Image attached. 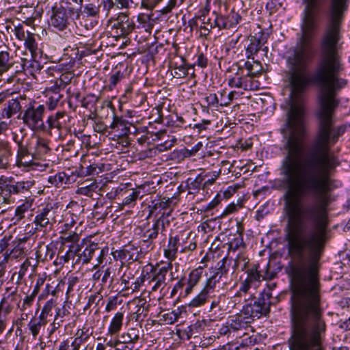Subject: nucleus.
I'll return each instance as SVG.
<instances>
[{
    "instance_id": "1",
    "label": "nucleus",
    "mask_w": 350,
    "mask_h": 350,
    "mask_svg": "<svg viewBox=\"0 0 350 350\" xmlns=\"http://www.w3.org/2000/svg\"><path fill=\"white\" fill-rule=\"evenodd\" d=\"M290 350H325L326 323L323 312H291Z\"/></svg>"
},
{
    "instance_id": "2",
    "label": "nucleus",
    "mask_w": 350,
    "mask_h": 350,
    "mask_svg": "<svg viewBox=\"0 0 350 350\" xmlns=\"http://www.w3.org/2000/svg\"><path fill=\"white\" fill-rule=\"evenodd\" d=\"M45 107L43 105L34 106L29 104V107L23 111L22 120L23 123L33 131H42L45 130L43 120Z\"/></svg>"
},
{
    "instance_id": "3",
    "label": "nucleus",
    "mask_w": 350,
    "mask_h": 350,
    "mask_svg": "<svg viewBox=\"0 0 350 350\" xmlns=\"http://www.w3.org/2000/svg\"><path fill=\"white\" fill-rule=\"evenodd\" d=\"M108 27L111 28V34L115 38L124 37L133 31L135 23L128 15L120 14L116 18L109 20Z\"/></svg>"
},
{
    "instance_id": "4",
    "label": "nucleus",
    "mask_w": 350,
    "mask_h": 350,
    "mask_svg": "<svg viewBox=\"0 0 350 350\" xmlns=\"http://www.w3.org/2000/svg\"><path fill=\"white\" fill-rule=\"evenodd\" d=\"M241 312L247 317L258 319L269 312V303L264 297L253 298L243 307Z\"/></svg>"
},
{
    "instance_id": "5",
    "label": "nucleus",
    "mask_w": 350,
    "mask_h": 350,
    "mask_svg": "<svg viewBox=\"0 0 350 350\" xmlns=\"http://www.w3.org/2000/svg\"><path fill=\"white\" fill-rule=\"evenodd\" d=\"M56 212L57 208H54L51 204H47L44 206L38 208L33 221L36 230L52 226L56 222Z\"/></svg>"
},
{
    "instance_id": "6",
    "label": "nucleus",
    "mask_w": 350,
    "mask_h": 350,
    "mask_svg": "<svg viewBox=\"0 0 350 350\" xmlns=\"http://www.w3.org/2000/svg\"><path fill=\"white\" fill-rule=\"evenodd\" d=\"M75 12L74 7L59 6L53 8V14L51 18V25L59 30L64 29L68 24L69 18Z\"/></svg>"
},
{
    "instance_id": "7",
    "label": "nucleus",
    "mask_w": 350,
    "mask_h": 350,
    "mask_svg": "<svg viewBox=\"0 0 350 350\" xmlns=\"http://www.w3.org/2000/svg\"><path fill=\"white\" fill-rule=\"evenodd\" d=\"M107 251V248L100 249L97 243H92L87 245L83 251L79 254V259L83 264H88L90 262L94 256H96V262L94 265V268L96 269L103 263Z\"/></svg>"
},
{
    "instance_id": "8",
    "label": "nucleus",
    "mask_w": 350,
    "mask_h": 350,
    "mask_svg": "<svg viewBox=\"0 0 350 350\" xmlns=\"http://www.w3.org/2000/svg\"><path fill=\"white\" fill-rule=\"evenodd\" d=\"M36 157L33 147L27 142H18V151L16 155V164L18 167H29L33 164Z\"/></svg>"
},
{
    "instance_id": "9",
    "label": "nucleus",
    "mask_w": 350,
    "mask_h": 350,
    "mask_svg": "<svg viewBox=\"0 0 350 350\" xmlns=\"http://www.w3.org/2000/svg\"><path fill=\"white\" fill-rule=\"evenodd\" d=\"M228 85L231 88L243 89L244 90H250L256 88L251 77L245 73L242 68H237V71L233 77L228 80Z\"/></svg>"
},
{
    "instance_id": "10",
    "label": "nucleus",
    "mask_w": 350,
    "mask_h": 350,
    "mask_svg": "<svg viewBox=\"0 0 350 350\" xmlns=\"http://www.w3.org/2000/svg\"><path fill=\"white\" fill-rule=\"evenodd\" d=\"M172 269V263L167 262L159 269L154 270L153 277L148 282V286L151 291H157L165 287V276L167 272Z\"/></svg>"
},
{
    "instance_id": "11",
    "label": "nucleus",
    "mask_w": 350,
    "mask_h": 350,
    "mask_svg": "<svg viewBox=\"0 0 350 350\" xmlns=\"http://www.w3.org/2000/svg\"><path fill=\"white\" fill-rule=\"evenodd\" d=\"M89 338V335L85 334L83 329H79L74 338L62 341L58 350H80L82 345Z\"/></svg>"
},
{
    "instance_id": "12",
    "label": "nucleus",
    "mask_w": 350,
    "mask_h": 350,
    "mask_svg": "<svg viewBox=\"0 0 350 350\" xmlns=\"http://www.w3.org/2000/svg\"><path fill=\"white\" fill-rule=\"evenodd\" d=\"M228 327L232 332L237 333L239 337L248 335V332L252 329L249 322L241 315H237L229 319Z\"/></svg>"
},
{
    "instance_id": "13",
    "label": "nucleus",
    "mask_w": 350,
    "mask_h": 350,
    "mask_svg": "<svg viewBox=\"0 0 350 350\" xmlns=\"http://www.w3.org/2000/svg\"><path fill=\"white\" fill-rule=\"evenodd\" d=\"M241 17L234 10H232L226 16L221 15L217 13L215 22L218 23V29H230L234 28L241 21Z\"/></svg>"
},
{
    "instance_id": "14",
    "label": "nucleus",
    "mask_w": 350,
    "mask_h": 350,
    "mask_svg": "<svg viewBox=\"0 0 350 350\" xmlns=\"http://www.w3.org/2000/svg\"><path fill=\"white\" fill-rule=\"evenodd\" d=\"M232 261L228 257L219 261L215 267L211 269V273L219 282L222 278H227L230 272L232 273L231 265Z\"/></svg>"
},
{
    "instance_id": "15",
    "label": "nucleus",
    "mask_w": 350,
    "mask_h": 350,
    "mask_svg": "<svg viewBox=\"0 0 350 350\" xmlns=\"http://www.w3.org/2000/svg\"><path fill=\"white\" fill-rule=\"evenodd\" d=\"M170 69L174 77L180 79L188 75L185 59L182 57L174 56L170 62Z\"/></svg>"
},
{
    "instance_id": "16",
    "label": "nucleus",
    "mask_w": 350,
    "mask_h": 350,
    "mask_svg": "<svg viewBox=\"0 0 350 350\" xmlns=\"http://www.w3.org/2000/svg\"><path fill=\"white\" fill-rule=\"evenodd\" d=\"M24 100V98L19 96L17 98L7 100L3 105L4 107L1 111V117L3 118L10 119L14 115L20 112L22 107L21 101Z\"/></svg>"
},
{
    "instance_id": "17",
    "label": "nucleus",
    "mask_w": 350,
    "mask_h": 350,
    "mask_svg": "<svg viewBox=\"0 0 350 350\" xmlns=\"http://www.w3.org/2000/svg\"><path fill=\"white\" fill-rule=\"evenodd\" d=\"M131 126L132 124L129 121L122 117L113 115V121L109 127L113 132L117 133L118 136H126L131 133Z\"/></svg>"
},
{
    "instance_id": "18",
    "label": "nucleus",
    "mask_w": 350,
    "mask_h": 350,
    "mask_svg": "<svg viewBox=\"0 0 350 350\" xmlns=\"http://www.w3.org/2000/svg\"><path fill=\"white\" fill-rule=\"evenodd\" d=\"M29 144L33 147L36 158L42 157L50 151L49 141L44 138L36 136L29 139Z\"/></svg>"
},
{
    "instance_id": "19",
    "label": "nucleus",
    "mask_w": 350,
    "mask_h": 350,
    "mask_svg": "<svg viewBox=\"0 0 350 350\" xmlns=\"http://www.w3.org/2000/svg\"><path fill=\"white\" fill-rule=\"evenodd\" d=\"M163 215L162 214L157 219H156L154 224L150 226L148 224V228L143 232V237L146 239V241L154 239L157 237L159 231L163 230L165 228Z\"/></svg>"
},
{
    "instance_id": "20",
    "label": "nucleus",
    "mask_w": 350,
    "mask_h": 350,
    "mask_svg": "<svg viewBox=\"0 0 350 350\" xmlns=\"http://www.w3.org/2000/svg\"><path fill=\"white\" fill-rule=\"evenodd\" d=\"M33 180H23L14 184L7 185L5 190L10 195H18L28 191L34 185Z\"/></svg>"
},
{
    "instance_id": "21",
    "label": "nucleus",
    "mask_w": 350,
    "mask_h": 350,
    "mask_svg": "<svg viewBox=\"0 0 350 350\" xmlns=\"http://www.w3.org/2000/svg\"><path fill=\"white\" fill-rule=\"evenodd\" d=\"M179 246L178 237H170L167 245L163 249L164 256L172 263L176 258V254Z\"/></svg>"
},
{
    "instance_id": "22",
    "label": "nucleus",
    "mask_w": 350,
    "mask_h": 350,
    "mask_svg": "<svg viewBox=\"0 0 350 350\" xmlns=\"http://www.w3.org/2000/svg\"><path fill=\"white\" fill-rule=\"evenodd\" d=\"M12 156L11 146L7 142H0V170H5L10 168V160Z\"/></svg>"
},
{
    "instance_id": "23",
    "label": "nucleus",
    "mask_w": 350,
    "mask_h": 350,
    "mask_svg": "<svg viewBox=\"0 0 350 350\" xmlns=\"http://www.w3.org/2000/svg\"><path fill=\"white\" fill-rule=\"evenodd\" d=\"M204 273V268L198 267V268L192 270L188 276L187 286L185 288V294L187 295L191 294L193 288L198 284L201 280Z\"/></svg>"
},
{
    "instance_id": "24",
    "label": "nucleus",
    "mask_w": 350,
    "mask_h": 350,
    "mask_svg": "<svg viewBox=\"0 0 350 350\" xmlns=\"http://www.w3.org/2000/svg\"><path fill=\"white\" fill-rule=\"evenodd\" d=\"M47 323V319L42 318L40 315L38 317L31 319L27 324V327L29 330V333L34 339L37 338L42 329L44 328Z\"/></svg>"
},
{
    "instance_id": "25",
    "label": "nucleus",
    "mask_w": 350,
    "mask_h": 350,
    "mask_svg": "<svg viewBox=\"0 0 350 350\" xmlns=\"http://www.w3.org/2000/svg\"><path fill=\"white\" fill-rule=\"evenodd\" d=\"M98 185L96 180L87 179L83 181L76 191L77 194L86 196H92L94 192H96Z\"/></svg>"
},
{
    "instance_id": "26",
    "label": "nucleus",
    "mask_w": 350,
    "mask_h": 350,
    "mask_svg": "<svg viewBox=\"0 0 350 350\" xmlns=\"http://www.w3.org/2000/svg\"><path fill=\"white\" fill-rule=\"evenodd\" d=\"M14 57L10 51H0V75L11 69L14 65Z\"/></svg>"
},
{
    "instance_id": "27",
    "label": "nucleus",
    "mask_w": 350,
    "mask_h": 350,
    "mask_svg": "<svg viewBox=\"0 0 350 350\" xmlns=\"http://www.w3.org/2000/svg\"><path fill=\"white\" fill-rule=\"evenodd\" d=\"M145 185H141L132 190V192L128 194L122 201V205L133 206L138 198H142L146 191Z\"/></svg>"
},
{
    "instance_id": "28",
    "label": "nucleus",
    "mask_w": 350,
    "mask_h": 350,
    "mask_svg": "<svg viewBox=\"0 0 350 350\" xmlns=\"http://www.w3.org/2000/svg\"><path fill=\"white\" fill-rule=\"evenodd\" d=\"M124 319V313L122 312H118L112 318L107 329V335L116 336L118 335L122 327Z\"/></svg>"
},
{
    "instance_id": "29",
    "label": "nucleus",
    "mask_w": 350,
    "mask_h": 350,
    "mask_svg": "<svg viewBox=\"0 0 350 350\" xmlns=\"http://www.w3.org/2000/svg\"><path fill=\"white\" fill-rule=\"evenodd\" d=\"M66 114L64 111H59L55 115L50 116L47 120L49 128L61 130L63 127L66 126Z\"/></svg>"
},
{
    "instance_id": "30",
    "label": "nucleus",
    "mask_w": 350,
    "mask_h": 350,
    "mask_svg": "<svg viewBox=\"0 0 350 350\" xmlns=\"http://www.w3.org/2000/svg\"><path fill=\"white\" fill-rule=\"evenodd\" d=\"M48 183L57 188L62 187L65 185L70 183V177L64 172H60L55 175L49 176Z\"/></svg>"
},
{
    "instance_id": "31",
    "label": "nucleus",
    "mask_w": 350,
    "mask_h": 350,
    "mask_svg": "<svg viewBox=\"0 0 350 350\" xmlns=\"http://www.w3.org/2000/svg\"><path fill=\"white\" fill-rule=\"evenodd\" d=\"M213 296L205 289L202 288L200 292L194 297L189 304L191 307H200L204 305Z\"/></svg>"
},
{
    "instance_id": "32",
    "label": "nucleus",
    "mask_w": 350,
    "mask_h": 350,
    "mask_svg": "<svg viewBox=\"0 0 350 350\" xmlns=\"http://www.w3.org/2000/svg\"><path fill=\"white\" fill-rule=\"evenodd\" d=\"M245 67L247 71V74L251 78L260 74L262 70V66L260 62L255 61L253 59L247 61L245 63Z\"/></svg>"
},
{
    "instance_id": "33",
    "label": "nucleus",
    "mask_w": 350,
    "mask_h": 350,
    "mask_svg": "<svg viewBox=\"0 0 350 350\" xmlns=\"http://www.w3.org/2000/svg\"><path fill=\"white\" fill-rule=\"evenodd\" d=\"M33 201L32 198H26L23 203L16 208L15 217L17 221L22 219L25 217V213L31 209Z\"/></svg>"
},
{
    "instance_id": "34",
    "label": "nucleus",
    "mask_w": 350,
    "mask_h": 350,
    "mask_svg": "<svg viewBox=\"0 0 350 350\" xmlns=\"http://www.w3.org/2000/svg\"><path fill=\"white\" fill-rule=\"evenodd\" d=\"M205 12H208V11H203V13L199 16L201 24L208 26L211 29L218 28V23L215 22L217 13L213 12L211 15H206Z\"/></svg>"
},
{
    "instance_id": "35",
    "label": "nucleus",
    "mask_w": 350,
    "mask_h": 350,
    "mask_svg": "<svg viewBox=\"0 0 350 350\" xmlns=\"http://www.w3.org/2000/svg\"><path fill=\"white\" fill-rule=\"evenodd\" d=\"M228 259L232 261L231 265L232 273H234L237 270L240 269L241 271L245 270L247 264L249 263V259L243 255H239L235 259L228 258Z\"/></svg>"
},
{
    "instance_id": "36",
    "label": "nucleus",
    "mask_w": 350,
    "mask_h": 350,
    "mask_svg": "<svg viewBox=\"0 0 350 350\" xmlns=\"http://www.w3.org/2000/svg\"><path fill=\"white\" fill-rule=\"evenodd\" d=\"M100 5V17L107 18L111 10H117L113 0H102Z\"/></svg>"
},
{
    "instance_id": "37",
    "label": "nucleus",
    "mask_w": 350,
    "mask_h": 350,
    "mask_svg": "<svg viewBox=\"0 0 350 350\" xmlns=\"http://www.w3.org/2000/svg\"><path fill=\"white\" fill-rule=\"evenodd\" d=\"M16 288L7 287L5 288V293H3V297L0 302L13 305V303L14 302L16 299Z\"/></svg>"
},
{
    "instance_id": "38",
    "label": "nucleus",
    "mask_w": 350,
    "mask_h": 350,
    "mask_svg": "<svg viewBox=\"0 0 350 350\" xmlns=\"http://www.w3.org/2000/svg\"><path fill=\"white\" fill-rule=\"evenodd\" d=\"M37 266V262L33 258H27L24 262L21 265L20 270L18 271V277L19 278H23L28 269L31 267L33 270H34L35 267Z\"/></svg>"
},
{
    "instance_id": "39",
    "label": "nucleus",
    "mask_w": 350,
    "mask_h": 350,
    "mask_svg": "<svg viewBox=\"0 0 350 350\" xmlns=\"http://www.w3.org/2000/svg\"><path fill=\"white\" fill-rule=\"evenodd\" d=\"M83 12L88 16L100 17V5H96L93 3H89L85 5Z\"/></svg>"
},
{
    "instance_id": "40",
    "label": "nucleus",
    "mask_w": 350,
    "mask_h": 350,
    "mask_svg": "<svg viewBox=\"0 0 350 350\" xmlns=\"http://www.w3.org/2000/svg\"><path fill=\"white\" fill-rule=\"evenodd\" d=\"M172 201L170 198H163L158 200L156 202H152L153 205L151 209V212L159 210H166L170 208Z\"/></svg>"
},
{
    "instance_id": "41",
    "label": "nucleus",
    "mask_w": 350,
    "mask_h": 350,
    "mask_svg": "<svg viewBox=\"0 0 350 350\" xmlns=\"http://www.w3.org/2000/svg\"><path fill=\"white\" fill-rule=\"evenodd\" d=\"M258 268V265H254L253 267L247 269L246 271L247 276L245 280L252 284L256 282L260 281L261 275L260 274Z\"/></svg>"
},
{
    "instance_id": "42",
    "label": "nucleus",
    "mask_w": 350,
    "mask_h": 350,
    "mask_svg": "<svg viewBox=\"0 0 350 350\" xmlns=\"http://www.w3.org/2000/svg\"><path fill=\"white\" fill-rule=\"evenodd\" d=\"M23 41L25 42V47L31 52V55H33L38 49V44L36 42L34 33L30 32Z\"/></svg>"
},
{
    "instance_id": "43",
    "label": "nucleus",
    "mask_w": 350,
    "mask_h": 350,
    "mask_svg": "<svg viewBox=\"0 0 350 350\" xmlns=\"http://www.w3.org/2000/svg\"><path fill=\"white\" fill-rule=\"evenodd\" d=\"M56 304L57 302L55 299H51L48 300L44 305L40 314V316L45 319H47L48 315L50 314L53 308H54L56 306Z\"/></svg>"
},
{
    "instance_id": "44",
    "label": "nucleus",
    "mask_w": 350,
    "mask_h": 350,
    "mask_svg": "<svg viewBox=\"0 0 350 350\" xmlns=\"http://www.w3.org/2000/svg\"><path fill=\"white\" fill-rule=\"evenodd\" d=\"M219 282L217 280V278L215 279V277L211 275L206 280L204 286L203 287L208 293H210L213 297L216 292V285Z\"/></svg>"
},
{
    "instance_id": "45",
    "label": "nucleus",
    "mask_w": 350,
    "mask_h": 350,
    "mask_svg": "<svg viewBox=\"0 0 350 350\" xmlns=\"http://www.w3.org/2000/svg\"><path fill=\"white\" fill-rule=\"evenodd\" d=\"M180 312L176 311L168 312L161 315V320L165 324L171 325L175 323L178 317Z\"/></svg>"
},
{
    "instance_id": "46",
    "label": "nucleus",
    "mask_w": 350,
    "mask_h": 350,
    "mask_svg": "<svg viewBox=\"0 0 350 350\" xmlns=\"http://www.w3.org/2000/svg\"><path fill=\"white\" fill-rule=\"evenodd\" d=\"M64 90V83L61 81L59 82L55 81L51 83L50 86L46 88V95H52L53 93L62 94L61 92Z\"/></svg>"
},
{
    "instance_id": "47",
    "label": "nucleus",
    "mask_w": 350,
    "mask_h": 350,
    "mask_svg": "<svg viewBox=\"0 0 350 350\" xmlns=\"http://www.w3.org/2000/svg\"><path fill=\"white\" fill-rule=\"evenodd\" d=\"M46 96L48 97L47 106L50 110H53L62 98L63 94L53 93L52 95H46Z\"/></svg>"
},
{
    "instance_id": "48",
    "label": "nucleus",
    "mask_w": 350,
    "mask_h": 350,
    "mask_svg": "<svg viewBox=\"0 0 350 350\" xmlns=\"http://www.w3.org/2000/svg\"><path fill=\"white\" fill-rule=\"evenodd\" d=\"M242 207V204L239 202H237V203H231L228 206H226V208L224 210L222 213L221 214V217H226L228 215H230L232 213H234L237 212L239 208Z\"/></svg>"
},
{
    "instance_id": "49",
    "label": "nucleus",
    "mask_w": 350,
    "mask_h": 350,
    "mask_svg": "<svg viewBox=\"0 0 350 350\" xmlns=\"http://www.w3.org/2000/svg\"><path fill=\"white\" fill-rule=\"evenodd\" d=\"M207 174H199L193 180H192L189 185V190H198L200 188L202 182L204 180Z\"/></svg>"
},
{
    "instance_id": "50",
    "label": "nucleus",
    "mask_w": 350,
    "mask_h": 350,
    "mask_svg": "<svg viewBox=\"0 0 350 350\" xmlns=\"http://www.w3.org/2000/svg\"><path fill=\"white\" fill-rule=\"evenodd\" d=\"M13 309V305L0 302V318L8 321V314Z\"/></svg>"
},
{
    "instance_id": "51",
    "label": "nucleus",
    "mask_w": 350,
    "mask_h": 350,
    "mask_svg": "<svg viewBox=\"0 0 350 350\" xmlns=\"http://www.w3.org/2000/svg\"><path fill=\"white\" fill-rule=\"evenodd\" d=\"M97 100V98L95 96L89 94L85 96L81 100V107H85L86 109H91L94 107L96 102Z\"/></svg>"
},
{
    "instance_id": "52",
    "label": "nucleus",
    "mask_w": 350,
    "mask_h": 350,
    "mask_svg": "<svg viewBox=\"0 0 350 350\" xmlns=\"http://www.w3.org/2000/svg\"><path fill=\"white\" fill-rule=\"evenodd\" d=\"M138 22L143 25V27L147 30L152 28V18L149 14H141L138 16Z\"/></svg>"
},
{
    "instance_id": "53",
    "label": "nucleus",
    "mask_w": 350,
    "mask_h": 350,
    "mask_svg": "<svg viewBox=\"0 0 350 350\" xmlns=\"http://www.w3.org/2000/svg\"><path fill=\"white\" fill-rule=\"evenodd\" d=\"M63 322V319L55 316L53 321L51 323V329L49 330V336H51L55 331L62 325Z\"/></svg>"
},
{
    "instance_id": "54",
    "label": "nucleus",
    "mask_w": 350,
    "mask_h": 350,
    "mask_svg": "<svg viewBox=\"0 0 350 350\" xmlns=\"http://www.w3.org/2000/svg\"><path fill=\"white\" fill-rule=\"evenodd\" d=\"M103 299V296L100 293H94L93 295H91L88 297V304L85 306V309L90 308L92 305L98 306L99 304V302Z\"/></svg>"
},
{
    "instance_id": "55",
    "label": "nucleus",
    "mask_w": 350,
    "mask_h": 350,
    "mask_svg": "<svg viewBox=\"0 0 350 350\" xmlns=\"http://www.w3.org/2000/svg\"><path fill=\"white\" fill-rule=\"evenodd\" d=\"M77 219V216L76 215H75L70 212H68L65 215L64 226H66V228H70L76 224Z\"/></svg>"
},
{
    "instance_id": "56",
    "label": "nucleus",
    "mask_w": 350,
    "mask_h": 350,
    "mask_svg": "<svg viewBox=\"0 0 350 350\" xmlns=\"http://www.w3.org/2000/svg\"><path fill=\"white\" fill-rule=\"evenodd\" d=\"M30 31L25 30L24 27L21 25L15 27L14 34L16 37L20 40H24L29 34Z\"/></svg>"
},
{
    "instance_id": "57",
    "label": "nucleus",
    "mask_w": 350,
    "mask_h": 350,
    "mask_svg": "<svg viewBox=\"0 0 350 350\" xmlns=\"http://www.w3.org/2000/svg\"><path fill=\"white\" fill-rule=\"evenodd\" d=\"M83 0H62L61 6L74 7L75 11L81 8Z\"/></svg>"
},
{
    "instance_id": "58",
    "label": "nucleus",
    "mask_w": 350,
    "mask_h": 350,
    "mask_svg": "<svg viewBox=\"0 0 350 350\" xmlns=\"http://www.w3.org/2000/svg\"><path fill=\"white\" fill-rule=\"evenodd\" d=\"M208 107H217L219 106V98L215 94H209L204 98Z\"/></svg>"
},
{
    "instance_id": "59",
    "label": "nucleus",
    "mask_w": 350,
    "mask_h": 350,
    "mask_svg": "<svg viewBox=\"0 0 350 350\" xmlns=\"http://www.w3.org/2000/svg\"><path fill=\"white\" fill-rule=\"evenodd\" d=\"M123 78V74L120 71L113 74L109 78V87L111 89L114 88Z\"/></svg>"
},
{
    "instance_id": "60",
    "label": "nucleus",
    "mask_w": 350,
    "mask_h": 350,
    "mask_svg": "<svg viewBox=\"0 0 350 350\" xmlns=\"http://www.w3.org/2000/svg\"><path fill=\"white\" fill-rule=\"evenodd\" d=\"M80 237L79 234L77 232H69L66 233L64 237H62V239L64 242H71V243H77L79 241Z\"/></svg>"
},
{
    "instance_id": "61",
    "label": "nucleus",
    "mask_w": 350,
    "mask_h": 350,
    "mask_svg": "<svg viewBox=\"0 0 350 350\" xmlns=\"http://www.w3.org/2000/svg\"><path fill=\"white\" fill-rule=\"evenodd\" d=\"M118 304V298L117 297H110L107 301V304L105 307V311L107 312H111L116 308Z\"/></svg>"
},
{
    "instance_id": "62",
    "label": "nucleus",
    "mask_w": 350,
    "mask_h": 350,
    "mask_svg": "<svg viewBox=\"0 0 350 350\" xmlns=\"http://www.w3.org/2000/svg\"><path fill=\"white\" fill-rule=\"evenodd\" d=\"M34 299L35 297H33V295H29L26 296L25 298L23 299L21 310L24 311L27 310V308L31 307V305L33 304Z\"/></svg>"
},
{
    "instance_id": "63",
    "label": "nucleus",
    "mask_w": 350,
    "mask_h": 350,
    "mask_svg": "<svg viewBox=\"0 0 350 350\" xmlns=\"http://www.w3.org/2000/svg\"><path fill=\"white\" fill-rule=\"evenodd\" d=\"M177 0H170L166 6H165L161 10V12L163 14H167L172 12V10L175 8L176 5Z\"/></svg>"
},
{
    "instance_id": "64",
    "label": "nucleus",
    "mask_w": 350,
    "mask_h": 350,
    "mask_svg": "<svg viewBox=\"0 0 350 350\" xmlns=\"http://www.w3.org/2000/svg\"><path fill=\"white\" fill-rule=\"evenodd\" d=\"M101 171V169L95 163L91 164L86 167L85 174L91 175L94 174H98Z\"/></svg>"
}]
</instances>
